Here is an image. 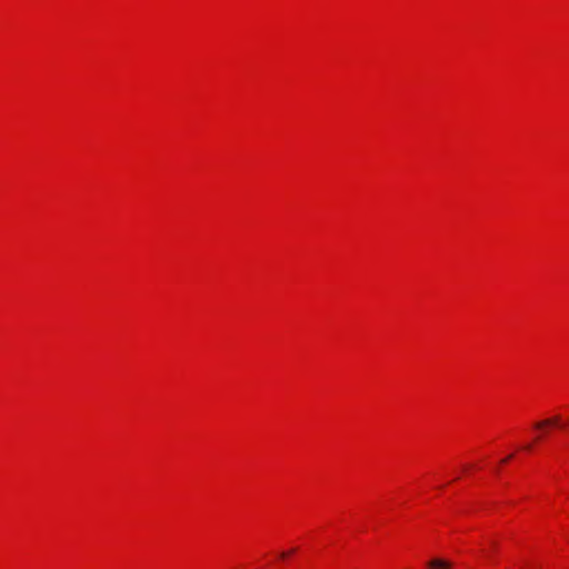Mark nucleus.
<instances>
[{"mask_svg":"<svg viewBox=\"0 0 569 569\" xmlns=\"http://www.w3.org/2000/svg\"><path fill=\"white\" fill-rule=\"evenodd\" d=\"M525 449H526V450H530V449H531V445H527V446L525 447Z\"/></svg>","mask_w":569,"mask_h":569,"instance_id":"5","label":"nucleus"},{"mask_svg":"<svg viewBox=\"0 0 569 569\" xmlns=\"http://www.w3.org/2000/svg\"><path fill=\"white\" fill-rule=\"evenodd\" d=\"M511 458H512V456H509V457H507L506 459H502V461H501V462H502V463H505V462H507V461H508L509 459H511Z\"/></svg>","mask_w":569,"mask_h":569,"instance_id":"4","label":"nucleus"},{"mask_svg":"<svg viewBox=\"0 0 569 569\" xmlns=\"http://www.w3.org/2000/svg\"><path fill=\"white\" fill-rule=\"evenodd\" d=\"M295 551H296L295 549H292V550H290V551H283V552H281V553H280V558H282V559H283V558H286L287 556H290V553H293Z\"/></svg>","mask_w":569,"mask_h":569,"instance_id":"3","label":"nucleus"},{"mask_svg":"<svg viewBox=\"0 0 569 569\" xmlns=\"http://www.w3.org/2000/svg\"><path fill=\"white\" fill-rule=\"evenodd\" d=\"M427 566L429 569H451L452 562L445 560V559L435 558V559L430 560L427 563Z\"/></svg>","mask_w":569,"mask_h":569,"instance_id":"1","label":"nucleus"},{"mask_svg":"<svg viewBox=\"0 0 569 569\" xmlns=\"http://www.w3.org/2000/svg\"><path fill=\"white\" fill-rule=\"evenodd\" d=\"M558 422H559V417H553V418L546 419V420H542L540 422H537L535 425V427L537 429H540V428H543L546 426H556V425H558Z\"/></svg>","mask_w":569,"mask_h":569,"instance_id":"2","label":"nucleus"}]
</instances>
